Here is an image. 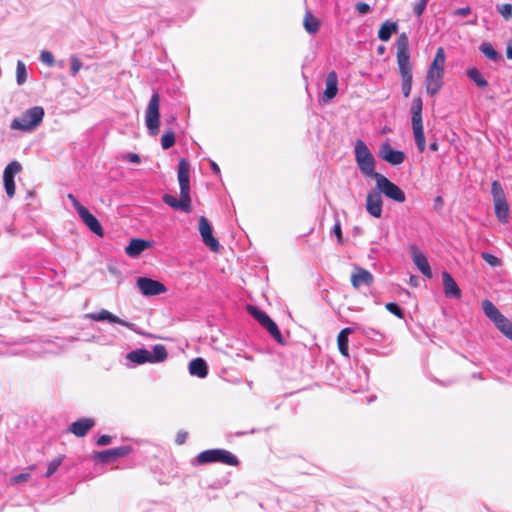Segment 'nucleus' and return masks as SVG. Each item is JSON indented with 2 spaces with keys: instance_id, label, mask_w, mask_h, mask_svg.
<instances>
[{
  "instance_id": "1",
  "label": "nucleus",
  "mask_w": 512,
  "mask_h": 512,
  "mask_svg": "<svg viewBox=\"0 0 512 512\" xmlns=\"http://www.w3.org/2000/svg\"><path fill=\"white\" fill-rule=\"evenodd\" d=\"M178 182L180 186L179 199L172 195H164L163 200L176 210L189 212L191 207L190 163L186 158H181L178 162Z\"/></svg>"
},
{
  "instance_id": "2",
  "label": "nucleus",
  "mask_w": 512,
  "mask_h": 512,
  "mask_svg": "<svg viewBox=\"0 0 512 512\" xmlns=\"http://www.w3.org/2000/svg\"><path fill=\"white\" fill-rule=\"evenodd\" d=\"M396 60L402 79V92L409 97L412 89V65L410 63L409 40L406 33H401L396 42Z\"/></svg>"
},
{
  "instance_id": "3",
  "label": "nucleus",
  "mask_w": 512,
  "mask_h": 512,
  "mask_svg": "<svg viewBox=\"0 0 512 512\" xmlns=\"http://www.w3.org/2000/svg\"><path fill=\"white\" fill-rule=\"evenodd\" d=\"M44 109L41 106H35L26 110L20 117L11 122L12 130L31 131L35 129L43 120Z\"/></svg>"
},
{
  "instance_id": "4",
  "label": "nucleus",
  "mask_w": 512,
  "mask_h": 512,
  "mask_svg": "<svg viewBox=\"0 0 512 512\" xmlns=\"http://www.w3.org/2000/svg\"><path fill=\"white\" fill-rule=\"evenodd\" d=\"M484 314L494 323L496 328L512 341V321L504 316L490 300L482 301Z\"/></svg>"
},
{
  "instance_id": "5",
  "label": "nucleus",
  "mask_w": 512,
  "mask_h": 512,
  "mask_svg": "<svg viewBox=\"0 0 512 512\" xmlns=\"http://www.w3.org/2000/svg\"><path fill=\"white\" fill-rule=\"evenodd\" d=\"M355 160L361 173L368 177L378 174L375 172V159L364 141L358 139L355 143Z\"/></svg>"
},
{
  "instance_id": "6",
  "label": "nucleus",
  "mask_w": 512,
  "mask_h": 512,
  "mask_svg": "<svg viewBox=\"0 0 512 512\" xmlns=\"http://www.w3.org/2000/svg\"><path fill=\"white\" fill-rule=\"evenodd\" d=\"M423 102L420 97L414 98L412 101V129L417 148L420 152H424L426 148L423 121H422Z\"/></svg>"
},
{
  "instance_id": "7",
  "label": "nucleus",
  "mask_w": 512,
  "mask_h": 512,
  "mask_svg": "<svg viewBox=\"0 0 512 512\" xmlns=\"http://www.w3.org/2000/svg\"><path fill=\"white\" fill-rule=\"evenodd\" d=\"M213 462H220L230 466H237L239 464L237 457L224 449L205 450L197 455L193 463L203 465Z\"/></svg>"
},
{
  "instance_id": "8",
  "label": "nucleus",
  "mask_w": 512,
  "mask_h": 512,
  "mask_svg": "<svg viewBox=\"0 0 512 512\" xmlns=\"http://www.w3.org/2000/svg\"><path fill=\"white\" fill-rule=\"evenodd\" d=\"M160 96L157 92L153 93L145 112V123L148 132L152 136L159 133L160 125Z\"/></svg>"
},
{
  "instance_id": "9",
  "label": "nucleus",
  "mask_w": 512,
  "mask_h": 512,
  "mask_svg": "<svg viewBox=\"0 0 512 512\" xmlns=\"http://www.w3.org/2000/svg\"><path fill=\"white\" fill-rule=\"evenodd\" d=\"M491 193L497 218L500 222H507L509 218V206L502 185L495 180L491 184Z\"/></svg>"
},
{
  "instance_id": "10",
  "label": "nucleus",
  "mask_w": 512,
  "mask_h": 512,
  "mask_svg": "<svg viewBox=\"0 0 512 512\" xmlns=\"http://www.w3.org/2000/svg\"><path fill=\"white\" fill-rule=\"evenodd\" d=\"M374 179L376 180V186L380 194L383 193L386 197L399 203H403L405 201V193L388 178L382 174H376L374 175Z\"/></svg>"
},
{
  "instance_id": "11",
  "label": "nucleus",
  "mask_w": 512,
  "mask_h": 512,
  "mask_svg": "<svg viewBox=\"0 0 512 512\" xmlns=\"http://www.w3.org/2000/svg\"><path fill=\"white\" fill-rule=\"evenodd\" d=\"M136 286L144 296H155L167 291L163 283L147 277H139L136 281Z\"/></svg>"
},
{
  "instance_id": "12",
  "label": "nucleus",
  "mask_w": 512,
  "mask_h": 512,
  "mask_svg": "<svg viewBox=\"0 0 512 512\" xmlns=\"http://www.w3.org/2000/svg\"><path fill=\"white\" fill-rule=\"evenodd\" d=\"M22 170V166L18 161L10 162L4 169L3 172V181L6 194L9 198L14 197L15 195V182L14 177L16 174L20 173Z\"/></svg>"
},
{
  "instance_id": "13",
  "label": "nucleus",
  "mask_w": 512,
  "mask_h": 512,
  "mask_svg": "<svg viewBox=\"0 0 512 512\" xmlns=\"http://www.w3.org/2000/svg\"><path fill=\"white\" fill-rule=\"evenodd\" d=\"M378 155L382 160L391 165H400L406 159V155L403 151L394 150L388 142H384L380 145Z\"/></svg>"
},
{
  "instance_id": "14",
  "label": "nucleus",
  "mask_w": 512,
  "mask_h": 512,
  "mask_svg": "<svg viewBox=\"0 0 512 512\" xmlns=\"http://www.w3.org/2000/svg\"><path fill=\"white\" fill-rule=\"evenodd\" d=\"M409 252L413 260V263L416 265L419 271L427 278H431L432 271L430 264L426 256L421 252V250L417 246L412 245L409 247Z\"/></svg>"
},
{
  "instance_id": "15",
  "label": "nucleus",
  "mask_w": 512,
  "mask_h": 512,
  "mask_svg": "<svg viewBox=\"0 0 512 512\" xmlns=\"http://www.w3.org/2000/svg\"><path fill=\"white\" fill-rule=\"evenodd\" d=\"M444 73L440 71H427L426 76V92L431 96H435L443 86Z\"/></svg>"
},
{
  "instance_id": "16",
  "label": "nucleus",
  "mask_w": 512,
  "mask_h": 512,
  "mask_svg": "<svg viewBox=\"0 0 512 512\" xmlns=\"http://www.w3.org/2000/svg\"><path fill=\"white\" fill-rule=\"evenodd\" d=\"M85 317L93 321H108L111 324H120L128 328L132 326L131 323L119 318L106 309H102L95 313H88L85 315Z\"/></svg>"
},
{
  "instance_id": "17",
  "label": "nucleus",
  "mask_w": 512,
  "mask_h": 512,
  "mask_svg": "<svg viewBox=\"0 0 512 512\" xmlns=\"http://www.w3.org/2000/svg\"><path fill=\"white\" fill-rule=\"evenodd\" d=\"M442 282H443V289L444 294L447 298H453V299H460L462 296L461 290L454 280V278L451 276L450 273L447 271L442 272Z\"/></svg>"
},
{
  "instance_id": "18",
  "label": "nucleus",
  "mask_w": 512,
  "mask_h": 512,
  "mask_svg": "<svg viewBox=\"0 0 512 512\" xmlns=\"http://www.w3.org/2000/svg\"><path fill=\"white\" fill-rule=\"evenodd\" d=\"M373 275L366 269L355 267L351 275V283L355 289H359L363 285L370 286L373 283Z\"/></svg>"
},
{
  "instance_id": "19",
  "label": "nucleus",
  "mask_w": 512,
  "mask_h": 512,
  "mask_svg": "<svg viewBox=\"0 0 512 512\" xmlns=\"http://www.w3.org/2000/svg\"><path fill=\"white\" fill-rule=\"evenodd\" d=\"M367 211L374 217H380L382 212V198L378 191L369 192L366 200Z\"/></svg>"
},
{
  "instance_id": "20",
  "label": "nucleus",
  "mask_w": 512,
  "mask_h": 512,
  "mask_svg": "<svg viewBox=\"0 0 512 512\" xmlns=\"http://www.w3.org/2000/svg\"><path fill=\"white\" fill-rule=\"evenodd\" d=\"M130 450L131 449L128 446H122V447L105 450V451L99 452L97 454V459L100 460L101 462L108 463V462L114 461L115 459H117L119 457L126 456L127 454L130 453Z\"/></svg>"
},
{
  "instance_id": "21",
  "label": "nucleus",
  "mask_w": 512,
  "mask_h": 512,
  "mask_svg": "<svg viewBox=\"0 0 512 512\" xmlns=\"http://www.w3.org/2000/svg\"><path fill=\"white\" fill-rule=\"evenodd\" d=\"M200 235L204 244L214 253L220 252V244L218 240L214 237L212 226H199Z\"/></svg>"
},
{
  "instance_id": "22",
  "label": "nucleus",
  "mask_w": 512,
  "mask_h": 512,
  "mask_svg": "<svg viewBox=\"0 0 512 512\" xmlns=\"http://www.w3.org/2000/svg\"><path fill=\"white\" fill-rule=\"evenodd\" d=\"M152 243L144 239H132L128 246L125 248V252L132 258L138 257L146 249L150 248Z\"/></svg>"
},
{
  "instance_id": "23",
  "label": "nucleus",
  "mask_w": 512,
  "mask_h": 512,
  "mask_svg": "<svg viewBox=\"0 0 512 512\" xmlns=\"http://www.w3.org/2000/svg\"><path fill=\"white\" fill-rule=\"evenodd\" d=\"M338 93V76L335 71H331L326 77V88L324 98L326 101L332 100Z\"/></svg>"
},
{
  "instance_id": "24",
  "label": "nucleus",
  "mask_w": 512,
  "mask_h": 512,
  "mask_svg": "<svg viewBox=\"0 0 512 512\" xmlns=\"http://www.w3.org/2000/svg\"><path fill=\"white\" fill-rule=\"evenodd\" d=\"M94 420L90 418H81L72 423L69 431L77 437H83L94 426Z\"/></svg>"
},
{
  "instance_id": "25",
  "label": "nucleus",
  "mask_w": 512,
  "mask_h": 512,
  "mask_svg": "<svg viewBox=\"0 0 512 512\" xmlns=\"http://www.w3.org/2000/svg\"><path fill=\"white\" fill-rule=\"evenodd\" d=\"M189 372L193 376L205 378L208 374V366L204 359L196 358L189 363Z\"/></svg>"
},
{
  "instance_id": "26",
  "label": "nucleus",
  "mask_w": 512,
  "mask_h": 512,
  "mask_svg": "<svg viewBox=\"0 0 512 512\" xmlns=\"http://www.w3.org/2000/svg\"><path fill=\"white\" fill-rule=\"evenodd\" d=\"M398 31V25L396 22L392 21H385L378 31V38L381 41H388L393 33H396Z\"/></svg>"
},
{
  "instance_id": "27",
  "label": "nucleus",
  "mask_w": 512,
  "mask_h": 512,
  "mask_svg": "<svg viewBox=\"0 0 512 512\" xmlns=\"http://www.w3.org/2000/svg\"><path fill=\"white\" fill-rule=\"evenodd\" d=\"M445 61H446V56H445L444 48L438 47L436 54L434 56V59L431 62L428 69L433 70V71H440V72L444 73Z\"/></svg>"
},
{
  "instance_id": "28",
  "label": "nucleus",
  "mask_w": 512,
  "mask_h": 512,
  "mask_svg": "<svg viewBox=\"0 0 512 512\" xmlns=\"http://www.w3.org/2000/svg\"><path fill=\"white\" fill-rule=\"evenodd\" d=\"M303 25L308 33L316 34L320 27V21L310 11H307L304 16Z\"/></svg>"
},
{
  "instance_id": "29",
  "label": "nucleus",
  "mask_w": 512,
  "mask_h": 512,
  "mask_svg": "<svg viewBox=\"0 0 512 512\" xmlns=\"http://www.w3.org/2000/svg\"><path fill=\"white\" fill-rule=\"evenodd\" d=\"M150 357H151L150 351H148L146 349H138V350L131 351L130 353H128V356H127V358L131 362H134L136 364H143L146 362L151 363Z\"/></svg>"
},
{
  "instance_id": "30",
  "label": "nucleus",
  "mask_w": 512,
  "mask_h": 512,
  "mask_svg": "<svg viewBox=\"0 0 512 512\" xmlns=\"http://www.w3.org/2000/svg\"><path fill=\"white\" fill-rule=\"evenodd\" d=\"M150 356L151 363L162 362L167 358L166 348L161 344L155 345L150 351Z\"/></svg>"
},
{
  "instance_id": "31",
  "label": "nucleus",
  "mask_w": 512,
  "mask_h": 512,
  "mask_svg": "<svg viewBox=\"0 0 512 512\" xmlns=\"http://www.w3.org/2000/svg\"><path fill=\"white\" fill-rule=\"evenodd\" d=\"M467 75L473 82H475V84L477 86H479L481 88L488 86V82L485 80V78L482 76V74L480 73V71L477 68H475V67L469 68L467 70Z\"/></svg>"
},
{
  "instance_id": "32",
  "label": "nucleus",
  "mask_w": 512,
  "mask_h": 512,
  "mask_svg": "<svg viewBox=\"0 0 512 512\" xmlns=\"http://www.w3.org/2000/svg\"><path fill=\"white\" fill-rule=\"evenodd\" d=\"M79 207L76 209L78 212L81 220L84 222V224H99L98 220L95 216H93L89 210L84 207L82 204H77Z\"/></svg>"
},
{
  "instance_id": "33",
  "label": "nucleus",
  "mask_w": 512,
  "mask_h": 512,
  "mask_svg": "<svg viewBox=\"0 0 512 512\" xmlns=\"http://www.w3.org/2000/svg\"><path fill=\"white\" fill-rule=\"evenodd\" d=\"M480 51L490 60L498 61L501 55L493 48L492 44L484 42L480 45Z\"/></svg>"
},
{
  "instance_id": "34",
  "label": "nucleus",
  "mask_w": 512,
  "mask_h": 512,
  "mask_svg": "<svg viewBox=\"0 0 512 512\" xmlns=\"http://www.w3.org/2000/svg\"><path fill=\"white\" fill-rule=\"evenodd\" d=\"M264 328L270 333V335L280 344H284L283 336L277 326V324L271 319Z\"/></svg>"
},
{
  "instance_id": "35",
  "label": "nucleus",
  "mask_w": 512,
  "mask_h": 512,
  "mask_svg": "<svg viewBox=\"0 0 512 512\" xmlns=\"http://www.w3.org/2000/svg\"><path fill=\"white\" fill-rule=\"evenodd\" d=\"M248 311L263 327L271 320L266 313L254 306H248Z\"/></svg>"
},
{
  "instance_id": "36",
  "label": "nucleus",
  "mask_w": 512,
  "mask_h": 512,
  "mask_svg": "<svg viewBox=\"0 0 512 512\" xmlns=\"http://www.w3.org/2000/svg\"><path fill=\"white\" fill-rule=\"evenodd\" d=\"M175 141V133L172 130H168L161 137V146L163 149L167 150L174 146Z\"/></svg>"
},
{
  "instance_id": "37",
  "label": "nucleus",
  "mask_w": 512,
  "mask_h": 512,
  "mask_svg": "<svg viewBox=\"0 0 512 512\" xmlns=\"http://www.w3.org/2000/svg\"><path fill=\"white\" fill-rule=\"evenodd\" d=\"M16 80H17L18 85L24 84L27 80L26 66L22 61L17 62Z\"/></svg>"
},
{
  "instance_id": "38",
  "label": "nucleus",
  "mask_w": 512,
  "mask_h": 512,
  "mask_svg": "<svg viewBox=\"0 0 512 512\" xmlns=\"http://www.w3.org/2000/svg\"><path fill=\"white\" fill-rule=\"evenodd\" d=\"M63 462V456H58L48 463L46 477L52 476Z\"/></svg>"
},
{
  "instance_id": "39",
  "label": "nucleus",
  "mask_w": 512,
  "mask_h": 512,
  "mask_svg": "<svg viewBox=\"0 0 512 512\" xmlns=\"http://www.w3.org/2000/svg\"><path fill=\"white\" fill-rule=\"evenodd\" d=\"M481 257L485 260L487 264H489L492 267H498L502 264L501 260L498 257L488 252L481 253Z\"/></svg>"
},
{
  "instance_id": "40",
  "label": "nucleus",
  "mask_w": 512,
  "mask_h": 512,
  "mask_svg": "<svg viewBox=\"0 0 512 512\" xmlns=\"http://www.w3.org/2000/svg\"><path fill=\"white\" fill-rule=\"evenodd\" d=\"M497 11L506 20H509L512 18V5L510 3H505V4L499 5L497 7Z\"/></svg>"
},
{
  "instance_id": "41",
  "label": "nucleus",
  "mask_w": 512,
  "mask_h": 512,
  "mask_svg": "<svg viewBox=\"0 0 512 512\" xmlns=\"http://www.w3.org/2000/svg\"><path fill=\"white\" fill-rule=\"evenodd\" d=\"M337 342H338V348H339V351L341 352V354L343 356L348 357L349 356V352H348V338H346L345 336L338 335Z\"/></svg>"
},
{
  "instance_id": "42",
  "label": "nucleus",
  "mask_w": 512,
  "mask_h": 512,
  "mask_svg": "<svg viewBox=\"0 0 512 512\" xmlns=\"http://www.w3.org/2000/svg\"><path fill=\"white\" fill-rule=\"evenodd\" d=\"M385 307L390 313L394 314L398 318L402 319L404 317L403 312L401 308L398 306V304L394 302H389L385 305Z\"/></svg>"
},
{
  "instance_id": "43",
  "label": "nucleus",
  "mask_w": 512,
  "mask_h": 512,
  "mask_svg": "<svg viewBox=\"0 0 512 512\" xmlns=\"http://www.w3.org/2000/svg\"><path fill=\"white\" fill-rule=\"evenodd\" d=\"M70 62H71V74L76 75L79 72V70L81 69L82 63L79 60V58H77L76 56H72L70 59Z\"/></svg>"
},
{
  "instance_id": "44",
  "label": "nucleus",
  "mask_w": 512,
  "mask_h": 512,
  "mask_svg": "<svg viewBox=\"0 0 512 512\" xmlns=\"http://www.w3.org/2000/svg\"><path fill=\"white\" fill-rule=\"evenodd\" d=\"M428 1L429 0H418V2L415 4V6H414V13L418 17H420L423 14V12H424V10H425V8L427 6Z\"/></svg>"
},
{
  "instance_id": "45",
  "label": "nucleus",
  "mask_w": 512,
  "mask_h": 512,
  "mask_svg": "<svg viewBox=\"0 0 512 512\" xmlns=\"http://www.w3.org/2000/svg\"><path fill=\"white\" fill-rule=\"evenodd\" d=\"M41 61L45 64H47L48 66H53L54 65V56L51 52L49 51H42L41 52Z\"/></svg>"
},
{
  "instance_id": "46",
  "label": "nucleus",
  "mask_w": 512,
  "mask_h": 512,
  "mask_svg": "<svg viewBox=\"0 0 512 512\" xmlns=\"http://www.w3.org/2000/svg\"><path fill=\"white\" fill-rule=\"evenodd\" d=\"M29 478H30V474L29 473H21V474H18L16 476L12 477L10 479V482L12 484H18V483H21V482H26Z\"/></svg>"
},
{
  "instance_id": "47",
  "label": "nucleus",
  "mask_w": 512,
  "mask_h": 512,
  "mask_svg": "<svg viewBox=\"0 0 512 512\" xmlns=\"http://www.w3.org/2000/svg\"><path fill=\"white\" fill-rule=\"evenodd\" d=\"M356 10L360 14H366V13L370 12L371 8H370L369 4L364 3V2H359L356 4Z\"/></svg>"
},
{
  "instance_id": "48",
  "label": "nucleus",
  "mask_w": 512,
  "mask_h": 512,
  "mask_svg": "<svg viewBox=\"0 0 512 512\" xmlns=\"http://www.w3.org/2000/svg\"><path fill=\"white\" fill-rule=\"evenodd\" d=\"M470 13H471V9L468 6L467 7L458 8V9H456L453 12V14L455 16H461V17L468 16Z\"/></svg>"
},
{
  "instance_id": "49",
  "label": "nucleus",
  "mask_w": 512,
  "mask_h": 512,
  "mask_svg": "<svg viewBox=\"0 0 512 512\" xmlns=\"http://www.w3.org/2000/svg\"><path fill=\"white\" fill-rule=\"evenodd\" d=\"M111 441H112L111 436H109V435H102V436H100V437L98 438V440H97V445H99V446H105V445L110 444V443H111Z\"/></svg>"
},
{
  "instance_id": "50",
  "label": "nucleus",
  "mask_w": 512,
  "mask_h": 512,
  "mask_svg": "<svg viewBox=\"0 0 512 512\" xmlns=\"http://www.w3.org/2000/svg\"><path fill=\"white\" fill-rule=\"evenodd\" d=\"M188 436V433L185 432V431H180L177 433L176 435V439H175V442L178 444V445H182L185 441H186V438Z\"/></svg>"
},
{
  "instance_id": "51",
  "label": "nucleus",
  "mask_w": 512,
  "mask_h": 512,
  "mask_svg": "<svg viewBox=\"0 0 512 512\" xmlns=\"http://www.w3.org/2000/svg\"><path fill=\"white\" fill-rule=\"evenodd\" d=\"M125 158L131 162V163H140L141 162V159H140V156L136 153H127L125 155Z\"/></svg>"
},
{
  "instance_id": "52",
  "label": "nucleus",
  "mask_w": 512,
  "mask_h": 512,
  "mask_svg": "<svg viewBox=\"0 0 512 512\" xmlns=\"http://www.w3.org/2000/svg\"><path fill=\"white\" fill-rule=\"evenodd\" d=\"M331 233L337 238L338 242H342L341 226H334Z\"/></svg>"
},
{
  "instance_id": "53",
  "label": "nucleus",
  "mask_w": 512,
  "mask_h": 512,
  "mask_svg": "<svg viewBox=\"0 0 512 512\" xmlns=\"http://www.w3.org/2000/svg\"><path fill=\"white\" fill-rule=\"evenodd\" d=\"M89 229L96 235L102 237L104 232H103V226H88Z\"/></svg>"
},
{
  "instance_id": "54",
  "label": "nucleus",
  "mask_w": 512,
  "mask_h": 512,
  "mask_svg": "<svg viewBox=\"0 0 512 512\" xmlns=\"http://www.w3.org/2000/svg\"><path fill=\"white\" fill-rule=\"evenodd\" d=\"M68 199L71 201V203L75 209H77L79 207L77 204H80V202L75 198L74 195L68 194Z\"/></svg>"
},
{
  "instance_id": "55",
  "label": "nucleus",
  "mask_w": 512,
  "mask_h": 512,
  "mask_svg": "<svg viewBox=\"0 0 512 512\" xmlns=\"http://www.w3.org/2000/svg\"><path fill=\"white\" fill-rule=\"evenodd\" d=\"M352 332H353V329L350 327H347V328H344L343 330H341V332L338 335L345 336L346 338H348V335L351 334Z\"/></svg>"
},
{
  "instance_id": "56",
  "label": "nucleus",
  "mask_w": 512,
  "mask_h": 512,
  "mask_svg": "<svg viewBox=\"0 0 512 512\" xmlns=\"http://www.w3.org/2000/svg\"><path fill=\"white\" fill-rule=\"evenodd\" d=\"M210 166H211L212 171L215 174H217V175L220 174V168L214 161H210Z\"/></svg>"
},
{
  "instance_id": "57",
  "label": "nucleus",
  "mask_w": 512,
  "mask_h": 512,
  "mask_svg": "<svg viewBox=\"0 0 512 512\" xmlns=\"http://www.w3.org/2000/svg\"><path fill=\"white\" fill-rule=\"evenodd\" d=\"M409 282H410V284H411L412 286H417V285H418V278H417L416 276L412 275V276L410 277Z\"/></svg>"
},
{
  "instance_id": "58",
  "label": "nucleus",
  "mask_w": 512,
  "mask_h": 512,
  "mask_svg": "<svg viewBox=\"0 0 512 512\" xmlns=\"http://www.w3.org/2000/svg\"><path fill=\"white\" fill-rule=\"evenodd\" d=\"M434 201L436 207H440L443 204V199L441 196H437Z\"/></svg>"
},
{
  "instance_id": "59",
  "label": "nucleus",
  "mask_w": 512,
  "mask_h": 512,
  "mask_svg": "<svg viewBox=\"0 0 512 512\" xmlns=\"http://www.w3.org/2000/svg\"><path fill=\"white\" fill-rule=\"evenodd\" d=\"M506 56L508 59L512 60V45L507 47Z\"/></svg>"
},
{
  "instance_id": "60",
  "label": "nucleus",
  "mask_w": 512,
  "mask_h": 512,
  "mask_svg": "<svg viewBox=\"0 0 512 512\" xmlns=\"http://www.w3.org/2000/svg\"><path fill=\"white\" fill-rule=\"evenodd\" d=\"M198 224H209V223H208V220H207V218L205 216H201L199 218Z\"/></svg>"
},
{
  "instance_id": "61",
  "label": "nucleus",
  "mask_w": 512,
  "mask_h": 512,
  "mask_svg": "<svg viewBox=\"0 0 512 512\" xmlns=\"http://www.w3.org/2000/svg\"><path fill=\"white\" fill-rule=\"evenodd\" d=\"M430 149H431L432 151H437V150H438V143H437V142H432V143L430 144Z\"/></svg>"
},
{
  "instance_id": "62",
  "label": "nucleus",
  "mask_w": 512,
  "mask_h": 512,
  "mask_svg": "<svg viewBox=\"0 0 512 512\" xmlns=\"http://www.w3.org/2000/svg\"><path fill=\"white\" fill-rule=\"evenodd\" d=\"M384 51H385V47H384V46H379V47H378V52H379V54H383V53H384Z\"/></svg>"
}]
</instances>
